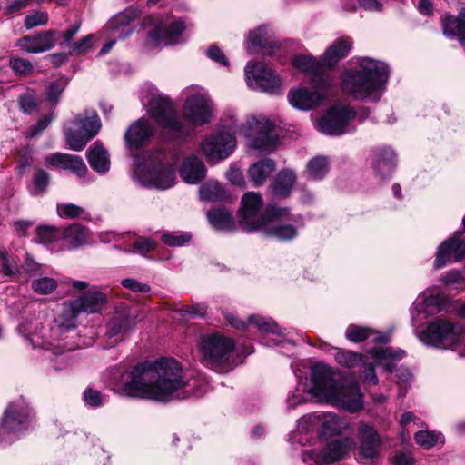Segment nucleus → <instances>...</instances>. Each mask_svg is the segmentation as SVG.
Masks as SVG:
<instances>
[{"label": "nucleus", "instance_id": "obj_46", "mask_svg": "<svg viewBox=\"0 0 465 465\" xmlns=\"http://www.w3.org/2000/svg\"><path fill=\"white\" fill-rule=\"evenodd\" d=\"M200 198L203 201L217 202L222 201L225 193L219 183L208 181L203 183L199 189Z\"/></svg>", "mask_w": 465, "mask_h": 465}, {"label": "nucleus", "instance_id": "obj_56", "mask_svg": "<svg viewBox=\"0 0 465 465\" xmlns=\"http://www.w3.org/2000/svg\"><path fill=\"white\" fill-rule=\"evenodd\" d=\"M66 84L67 82L64 78H60L50 83L46 91V100L52 104H56L60 95L66 86Z\"/></svg>", "mask_w": 465, "mask_h": 465}, {"label": "nucleus", "instance_id": "obj_53", "mask_svg": "<svg viewBox=\"0 0 465 465\" xmlns=\"http://www.w3.org/2000/svg\"><path fill=\"white\" fill-rule=\"evenodd\" d=\"M31 288L38 294H49L57 288V282L52 277H40L32 282Z\"/></svg>", "mask_w": 465, "mask_h": 465}, {"label": "nucleus", "instance_id": "obj_43", "mask_svg": "<svg viewBox=\"0 0 465 465\" xmlns=\"http://www.w3.org/2000/svg\"><path fill=\"white\" fill-rule=\"evenodd\" d=\"M133 322H107L106 336L114 342L123 341L134 329Z\"/></svg>", "mask_w": 465, "mask_h": 465}, {"label": "nucleus", "instance_id": "obj_12", "mask_svg": "<svg viewBox=\"0 0 465 465\" xmlns=\"http://www.w3.org/2000/svg\"><path fill=\"white\" fill-rule=\"evenodd\" d=\"M358 114L348 104H335L315 123V128L326 134L339 136L354 130L352 122Z\"/></svg>", "mask_w": 465, "mask_h": 465}, {"label": "nucleus", "instance_id": "obj_60", "mask_svg": "<svg viewBox=\"0 0 465 465\" xmlns=\"http://www.w3.org/2000/svg\"><path fill=\"white\" fill-rule=\"evenodd\" d=\"M55 324L50 326L51 338L57 339L58 336L64 335L65 332L73 331L76 328L74 322H54Z\"/></svg>", "mask_w": 465, "mask_h": 465}, {"label": "nucleus", "instance_id": "obj_19", "mask_svg": "<svg viewBox=\"0 0 465 465\" xmlns=\"http://www.w3.org/2000/svg\"><path fill=\"white\" fill-rule=\"evenodd\" d=\"M244 71L245 80L250 88L269 94H276L280 91L281 79L263 63L249 62Z\"/></svg>", "mask_w": 465, "mask_h": 465}, {"label": "nucleus", "instance_id": "obj_7", "mask_svg": "<svg viewBox=\"0 0 465 465\" xmlns=\"http://www.w3.org/2000/svg\"><path fill=\"white\" fill-rule=\"evenodd\" d=\"M415 334L426 346L451 349L465 357V322H421Z\"/></svg>", "mask_w": 465, "mask_h": 465}, {"label": "nucleus", "instance_id": "obj_8", "mask_svg": "<svg viewBox=\"0 0 465 465\" xmlns=\"http://www.w3.org/2000/svg\"><path fill=\"white\" fill-rule=\"evenodd\" d=\"M145 91L141 92L140 100L148 106V113L162 127L164 135L170 140H176L188 135L190 128L180 119L170 99L163 94H156L153 85H148Z\"/></svg>", "mask_w": 465, "mask_h": 465}, {"label": "nucleus", "instance_id": "obj_64", "mask_svg": "<svg viewBox=\"0 0 465 465\" xmlns=\"http://www.w3.org/2000/svg\"><path fill=\"white\" fill-rule=\"evenodd\" d=\"M392 465H413L414 459L409 451H399L391 458Z\"/></svg>", "mask_w": 465, "mask_h": 465}, {"label": "nucleus", "instance_id": "obj_36", "mask_svg": "<svg viewBox=\"0 0 465 465\" xmlns=\"http://www.w3.org/2000/svg\"><path fill=\"white\" fill-rule=\"evenodd\" d=\"M371 357L379 365L383 366L387 371H391L396 362L403 359L406 352L400 348H374L370 351Z\"/></svg>", "mask_w": 465, "mask_h": 465}, {"label": "nucleus", "instance_id": "obj_30", "mask_svg": "<svg viewBox=\"0 0 465 465\" xmlns=\"http://www.w3.org/2000/svg\"><path fill=\"white\" fill-rule=\"evenodd\" d=\"M352 45L353 41L351 37L342 36L336 39L322 55L323 66L326 68L334 67L341 59L350 54Z\"/></svg>", "mask_w": 465, "mask_h": 465}, {"label": "nucleus", "instance_id": "obj_1", "mask_svg": "<svg viewBox=\"0 0 465 465\" xmlns=\"http://www.w3.org/2000/svg\"><path fill=\"white\" fill-rule=\"evenodd\" d=\"M189 384L179 361L163 357L136 364L124 372L114 384V391L122 396L168 402L185 398L181 392Z\"/></svg>", "mask_w": 465, "mask_h": 465}, {"label": "nucleus", "instance_id": "obj_38", "mask_svg": "<svg viewBox=\"0 0 465 465\" xmlns=\"http://www.w3.org/2000/svg\"><path fill=\"white\" fill-rule=\"evenodd\" d=\"M274 170V161L266 158L252 164L249 168L248 174L254 186H261Z\"/></svg>", "mask_w": 465, "mask_h": 465}, {"label": "nucleus", "instance_id": "obj_15", "mask_svg": "<svg viewBox=\"0 0 465 465\" xmlns=\"http://www.w3.org/2000/svg\"><path fill=\"white\" fill-rule=\"evenodd\" d=\"M354 447V440L343 437L327 442L320 450L308 449L302 452L304 463L313 465H330L345 459Z\"/></svg>", "mask_w": 465, "mask_h": 465}, {"label": "nucleus", "instance_id": "obj_57", "mask_svg": "<svg viewBox=\"0 0 465 465\" xmlns=\"http://www.w3.org/2000/svg\"><path fill=\"white\" fill-rule=\"evenodd\" d=\"M335 360L340 365L351 368L361 361V356L351 351L339 350L335 354Z\"/></svg>", "mask_w": 465, "mask_h": 465}, {"label": "nucleus", "instance_id": "obj_42", "mask_svg": "<svg viewBox=\"0 0 465 465\" xmlns=\"http://www.w3.org/2000/svg\"><path fill=\"white\" fill-rule=\"evenodd\" d=\"M63 236L72 247L83 246L89 242V231L80 224H73L64 229Z\"/></svg>", "mask_w": 465, "mask_h": 465}, {"label": "nucleus", "instance_id": "obj_26", "mask_svg": "<svg viewBox=\"0 0 465 465\" xmlns=\"http://www.w3.org/2000/svg\"><path fill=\"white\" fill-rule=\"evenodd\" d=\"M359 452L363 459H375L379 456L381 438L376 430L361 422L358 427Z\"/></svg>", "mask_w": 465, "mask_h": 465}, {"label": "nucleus", "instance_id": "obj_48", "mask_svg": "<svg viewBox=\"0 0 465 465\" xmlns=\"http://www.w3.org/2000/svg\"><path fill=\"white\" fill-rule=\"evenodd\" d=\"M50 183V175L44 169H37L33 174L32 184L29 187L30 193L33 195L43 194Z\"/></svg>", "mask_w": 465, "mask_h": 465}, {"label": "nucleus", "instance_id": "obj_52", "mask_svg": "<svg viewBox=\"0 0 465 465\" xmlns=\"http://www.w3.org/2000/svg\"><path fill=\"white\" fill-rule=\"evenodd\" d=\"M94 37L93 34H89L79 41L72 43L66 48L68 54L71 56H79L86 54L92 48Z\"/></svg>", "mask_w": 465, "mask_h": 465}, {"label": "nucleus", "instance_id": "obj_63", "mask_svg": "<svg viewBox=\"0 0 465 465\" xmlns=\"http://www.w3.org/2000/svg\"><path fill=\"white\" fill-rule=\"evenodd\" d=\"M36 104V97L32 94L26 93L19 98L20 108L25 114H31L35 109Z\"/></svg>", "mask_w": 465, "mask_h": 465}, {"label": "nucleus", "instance_id": "obj_29", "mask_svg": "<svg viewBox=\"0 0 465 465\" xmlns=\"http://www.w3.org/2000/svg\"><path fill=\"white\" fill-rule=\"evenodd\" d=\"M292 65L297 70L303 72L304 74L312 77V83H319L320 78H331L330 75L323 73L322 56L321 60H317L315 57L307 54H298L292 59Z\"/></svg>", "mask_w": 465, "mask_h": 465}, {"label": "nucleus", "instance_id": "obj_5", "mask_svg": "<svg viewBox=\"0 0 465 465\" xmlns=\"http://www.w3.org/2000/svg\"><path fill=\"white\" fill-rule=\"evenodd\" d=\"M344 426L331 412H312L296 420L295 428L288 434V442L293 447H312L322 439L340 434Z\"/></svg>", "mask_w": 465, "mask_h": 465}, {"label": "nucleus", "instance_id": "obj_47", "mask_svg": "<svg viewBox=\"0 0 465 465\" xmlns=\"http://www.w3.org/2000/svg\"><path fill=\"white\" fill-rule=\"evenodd\" d=\"M232 326L237 329L245 330L253 326L267 334H280L281 331L275 322H231Z\"/></svg>", "mask_w": 465, "mask_h": 465}, {"label": "nucleus", "instance_id": "obj_51", "mask_svg": "<svg viewBox=\"0 0 465 465\" xmlns=\"http://www.w3.org/2000/svg\"><path fill=\"white\" fill-rule=\"evenodd\" d=\"M0 270L5 276H15L18 273V265L15 258L5 250H0Z\"/></svg>", "mask_w": 465, "mask_h": 465}, {"label": "nucleus", "instance_id": "obj_20", "mask_svg": "<svg viewBox=\"0 0 465 465\" xmlns=\"http://www.w3.org/2000/svg\"><path fill=\"white\" fill-rule=\"evenodd\" d=\"M184 30L185 25L181 19L162 21L147 35L145 40L146 47L153 50L165 45L178 44Z\"/></svg>", "mask_w": 465, "mask_h": 465}, {"label": "nucleus", "instance_id": "obj_24", "mask_svg": "<svg viewBox=\"0 0 465 465\" xmlns=\"http://www.w3.org/2000/svg\"><path fill=\"white\" fill-rule=\"evenodd\" d=\"M154 134L153 125L148 119L142 117L127 128L124 134V142L128 149L136 151L146 144Z\"/></svg>", "mask_w": 465, "mask_h": 465}, {"label": "nucleus", "instance_id": "obj_40", "mask_svg": "<svg viewBox=\"0 0 465 465\" xmlns=\"http://www.w3.org/2000/svg\"><path fill=\"white\" fill-rule=\"evenodd\" d=\"M295 179H296V177L292 171H290V170L281 171L277 174V176L272 185V193L275 195H279V196H282V197L288 196L294 183H295Z\"/></svg>", "mask_w": 465, "mask_h": 465}, {"label": "nucleus", "instance_id": "obj_4", "mask_svg": "<svg viewBox=\"0 0 465 465\" xmlns=\"http://www.w3.org/2000/svg\"><path fill=\"white\" fill-rule=\"evenodd\" d=\"M311 392L319 402L330 403L349 412L363 408V394L355 382H341L328 365L316 364L311 371Z\"/></svg>", "mask_w": 465, "mask_h": 465}, {"label": "nucleus", "instance_id": "obj_32", "mask_svg": "<svg viewBox=\"0 0 465 465\" xmlns=\"http://www.w3.org/2000/svg\"><path fill=\"white\" fill-rule=\"evenodd\" d=\"M180 175L186 183L197 184L204 179L206 167L199 157L191 155L183 162Z\"/></svg>", "mask_w": 465, "mask_h": 465}, {"label": "nucleus", "instance_id": "obj_34", "mask_svg": "<svg viewBox=\"0 0 465 465\" xmlns=\"http://www.w3.org/2000/svg\"><path fill=\"white\" fill-rule=\"evenodd\" d=\"M87 160L91 168L99 174H105L110 170V156L107 150L100 143H94L87 151Z\"/></svg>", "mask_w": 465, "mask_h": 465}, {"label": "nucleus", "instance_id": "obj_45", "mask_svg": "<svg viewBox=\"0 0 465 465\" xmlns=\"http://www.w3.org/2000/svg\"><path fill=\"white\" fill-rule=\"evenodd\" d=\"M329 172V160L325 156H316L309 161L307 173L311 179L322 180Z\"/></svg>", "mask_w": 465, "mask_h": 465}, {"label": "nucleus", "instance_id": "obj_16", "mask_svg": "<svg viewBox=\"0 0 465 465\" xmlns=\"http://www.w3.org/2000/svg\"><path fill=\"white\" fill-rule=\"evenodd\" d=\"M31 420V411L24 401L11 403L0 424V443L13 441L28 428Z\"/></svg>", "mask_w": 465, "mask_h": 465}, {"label": "nucleus", "instance_id": "obj_49", "mask_svg": "<svg viewBox=\"0 0 465 465\" xmlns=\"http://www.w3.org/2000/svg\"><path fill=\"white\" fill-rule=\"evenodd\" d=\"M417 444L424 449H431L439 442L443 443L442 435L435 431L420 430L415 433Z\"/></svg>", "mask_w": 465, "mask_h": 465}, {"label": "nucleus", "instance_id": "obj_61", "mask_svg": "<svg viewBox=\"0 0 465 465\" xmlns=\"http://www.w3.org/2000/svg\"><path fill=\"white\" fill-rule=\"evenodd\" d=\"M10 66L18 74H28L33 71V65L29 61L18 57L10 59Z\"/></svg>", "mask_w": 465, "mask_h": 465}, {"label": "nucleus", "instance_id": "obj_37", "mask_svg": "<svg viewBox=\"0 0 465 465\" xmlns=\"http://www.w3.org/2000/svg\"><path fill=\"white\" fill-rule=\"evenodd\" d=\"M211 225L219 231L231 232L236 229L232 213L223 207L213 208L207 213Z\"/></svg>", "mask_w": 465, "mask_h": 465}, {"label": "nucleus", "instance_id": "obj_10", "mask_svg": "<svg viewBox=\"0 0 465 465\" xmlns=\"http://www.w3.org/2000/svg\"><path fill=\"white\" fill-rule=\"evenodd\" d=\"M451 306V300L444 292L431 287L417 295L410 307V314L412 320H424L441 312L450 313Z\"/></svg>", "mask_w": 465, "mask_h": 465}, {"label": "nucleus", "instance_id": "obj_2", "mask_svg": "<svg viewBox=\"0 0 465 465\" xmlns=\"http://www.w3.org/2000/svg\"><path fill=\"white\" fill-rule=\"evenodd\" d=\"M229 132L219 131L208 135L201 143V149L209 162L226 159L235 149L234 135L246 136L252 147L262 150H273L277 144L274 124L265 118L251 117L246 125L239 123L235 116L224 124Z\"/></svg>", "mask_w": 465, "mask_h": 465}, {"label": "nucleus", "instance_id": "obj_21", "mask_svg": "<svg viewBox=\"0 0 465 465\" xmlns=\"http://www.w3.org/2000/svg\"><path fill=\"white\" fill-rule=\"evenodd\" d=\"M465 258V242L461 239L460 231L442 242L438 249L434 260V268L440 269L449 263L460 262Z\"/></svg>", "mask_w": 465, "mask_h": 465}, {"label": "nucleus", "instance_id": "obj_9", "mask_svg": "<svg viewBox=\"0 0 465 465\" xmlns=\"http://www.w3.org/2000/svg\"><path fill=\"white\" fill-rule=\"evenodd\" d=\"M235 341L221 332L206 334L202 338L200 351L206 364L227 371L234 366L232 356Z\"/></svg>", "mask_w": 465, "mask_h": 465}, {"label": "nucleus", "instance_id": "obj_18", "mask_svg": "<svg viewBox=\"0 0 465 465\" xmlns=\"http://www.w3.org/2000/svg\"><path fill=\"white\" fill-rule=\"evenodd\" d=\"M108 303V293L100 286H91L82 295L65 304V312L72 318H77L82 312L99 313Z\"/></svg>", "mask_w": 465, "mask_h": 465}, {"label": "nucleus", "instance_id": "obj_59", "mask_svg": "<svg viewBox=\"0 0 465 465\" xmlns=\"http://www.w3.org/2000/svg\"><path fill=\"white\" fill-rule=\"evenodd\" d=\"M48 21V15L46 12L37 11L25 17V26L26 29H32L38 25H44Z\"/></svg>", "mask_w": 465, "mask_h": 465}, {"label": "nucleus", "instance_id": "obj_25", "mask_svg": "<svg viewBox=\"0 0 465 465\" xmlns=\"http://www.w3.org/2000/svg\"><path fill=\"white\" fill-rule=\"evenodd\" d=\"M57 30H46L36 35L24 36L17 40L16 45L31 54L44 53L52 49L56 43Z\"/></svg>", "mask_w": 465, "mask_h": 465}, {"label": "nucleus", "instance_id": "obj_3", "mask_svg": "<svg viewBox=\"0 0 465 465\" xmlns=\"http://www.w3.org/2000/svg\"><path fill=\"white\" fill-rule=\"evenodd\" d=\"M389 77L387 64L370 57H359L356 66L341 74L340 88L356 101L377 103L386 90Z\"/></svg>", "mask_w": 465, "mask_h": 465}, {"label": "nucleus", "instance_id": "obj_14", "mask_svg": "<svg viewBox=\"0 0 465 465\" xmlns=\"http://www.w3.org/2000/svg\"><path fill=\"white\" fill-rule=\"evenodd\" d=\"M269 218L262 226V232L267 237H272L279 241H291L298 234L296 220L291 215L287 208L276 205H268Z\"/></svg>", "mask_w": 465, "mask_h": 465}, {"label": "nucleus", "instance_id": "obj_50", "mask_svg": "<svg viewBox=\"0 0 465 465\" xmlns=\"http://www.w3.org/2000/svg\"><path fill=\"white\" fill-rule=\"evenodd\" d=\"M57 214L62 218H85V210L74 203H58L56 206Z\"/></svg>", "mask_w": 465, "mask_h": 465}, {"label": "nucleus", "instance_id": "obj_54", "mask_svg": "<svg viewBox=\"0 0 465 465\" xmlns=\"http://www.w3.org/2000/svg\"><path fill=\"white\" fill-rule=\"evenodd\" d=\"M62 234L59 229L53 226L44 225L36 229L37 242L42 244L51 243L59 239Z\"/></svg>", "mask_w": 465, "mask_h": 465}, {"label": "nucleus", "instance_id": "obj_13", "mask_svg": "<svg viewBox=\"0 0 465 465\" xmlns=\"http://www.w3.org/2000/svg\"><path fill=\"white\" fill-rule=\"evenodd\" d=\"M312 90L306 87L292 88L288 93L290 104L302 111H308L322 104L333 92L332 78H320L319 83H312Z\"/></svg>", "mask_w": 465, "mask_h": 465}, {"label": "nucleus", "instance_id": "obj_62", "mask_svg": "<svg viewBox=\"0 0 465 465\" xmlns=\"http://www.w3.org/2000/svg\"><path fill=\"white\" fill-rule=\"evenodd\" d=\"M154 249V242L149 238H137L133 242V251L140 254H145Z\"/></svg>", "mask_w": 465, "mask_h": 465}, {"label": "nucleus", "instance_id": "obj_22", "mask_svg": "<svg viewBox=\"0 0 465 465\" xmlns=\"http://www.w3.org/2000/svg\"><path fill=\"white\" fill-rule=\"evenodd\" d=\"M45 327L40 322H21L17 326L18 332L29 341L34 348H43L46 351H54L56 355H62L64 350L70 351L73 348L64 344L54 346L51 341L45 340V333H42Z\"/></svg>", "mask_w": 465, "mask_h": 465}, {"label": "nucleus", "instance_id": "obj_39", "mask_svg": "<svg viewBox=\"0 0 465 465\" xmlns=\"http://www.w3.org/2000/svg\"><path fill=\"white\" fill-rule=\"evenodd\" d=\"M73 124L86 135H90L94 131L96 135L102 127L100 118L94 110H85L79 114Z\"/></svg>", "mask_w": 465, "mask_h": 465}, {"label": "nucleus", "instance_id": "obj_6", "mask_svg": "<svg viewBox=\"0 0 465 465\" xmlns=\"http://www.w3.org/2000/svg\"><path fill=\"white\" fill-rule=\"evenodd\" d=\"M133 179L144 187L166 190L175 184V161L164 152H156L143 161L136 157Z\"/></svg>", "mask_w": 465, "mask_h": 465}, {"label": "nucleus", "instance_id": "obj_41", "mask_svg": "<svg viewBox=\"0 0 465 465\" xmlns=\"http://www.w3.org/2000/svg\"><path fill=\"white\" fill-rule=\"evenodd\" d=\"M310 387L305 384H298V386L289 393L286 398V405L288 410L295 409L296 407L305 404L310 399H315V396L311 392L312 389V382L310 380Z\"/></svg>", "mask_w": 465, "mask_h": 465}, {"label": "nucleus", "instance_id": "obj_35", "mask_svg": "<svg viewBox=\"0 0 465 465\" xmlns=\"http://www.w3.org/2000/svg\"><path fill=\"white\" fill-rule=\"evenodd\" d=\"M346 337L353 342H360L367 339L377 344L389 341V335L380 331H372L367 327L351 324L347 328Z\"/></svg>", "mask_w": 465, "mask_h": 465}, {"label": "nucleus", "instance_id": "obj_31", "mask_svg": "<svg viewBox=\"0 0 465 465\" xmlns=\"http://www.w3.org/2000/svg\"><path fill=\"white\" fill-rule=\"evenodd\" d=\"M443 34L450 38L457 37L465 49V8L457 16L445 14L441 19Z\"/></svg>", "mask_w": 465, "mask_h": 465}, {"label": "nucleus", "instance_id": "obj_23", "mask_svg": "<svg viewBox=\"0 0 465 465\" xmlns=\"http://www.w3.org/2000/svg\"><path fill=\"white\" fill-rule=\"evenodd\" d=\"M279 46L272 28L268 25H261L250 31L245 41V48L250 54L272 55Z\"/></svg>", "mask_w": 465, "mask_h": 465}, {"label": "nucleus", "instance_id": "obj_11", "mask_svg": "<svg viewBox=\"0 0 465 465\" xmlns=\"http://www.w3.org/2000/svg\"><path fill=\"white\" fill-rule=\"evenodd\" d=\"M183 94L186 97L183 116L195 126L208 124L213 117V104L206 92L198 86L187 87Z\"/></svg>", "mask_w": 465, "mask_h": 465}, {"label": "nucleus", "instance_id": "obj_58", "mask_svg": "<svg viewBox=\"0 0 465 465\" xmlns=\"http://www.w3.org/2000/svg\"><path fill=\"white\" fill-rule=\"evenodd\" d=\"M177 312L182 317L190 315L193 317L203 318L206 316L207 306L205 303H195L190 306L182 307Z\"/></svg>", "mask_w": 465, "mask_h": 465}, {"label": "nucleus", "instance_id": "obj_17", "mask_svg": "<svg viewBox=\"0 0 465 465\" xmlns=\"http://www.w3.org/2000/svg\"><path fill=\"white\" fill-rule=\"evenodd\" d=\"M263 200L261 194L249 192L241 201L240 225L247 232L260 231L269 218L268 206L262 210Z\"/></svg>", "mask_w": 465, "mask_h": 465}, {"label": "nucleus", "instance_id": "obj_27", "mask_svg": "<svg viewBox=\"0 0 465 465\" xmlns=\"http://www.w3.org/2000/svg\"><path fill=\"white\" fill-rule=\"evenodd\" d=\"M45 162L51 167L68 170L79 178L84 177L87 173L84 160L78 155L55 153L47 155Z\"/></svg>", "mask_w": 465, "mask_h": 465}, {"label": "nucleus", "instance_id": "obj_33", "mask_svg": "<svg viewBox=\"0 0 465 465\" xmlns=\"http://www.w3.org/2000/svg\"><path fill=\"white\" fill-rule=\"evenodd\" d=\"M396 166V155L391 148L379 149L375 153L374 171L383 180L390 177Z\"/></svg>", "mask_w": 465, "mask_h": 465}, {"label": "nucleus", "instance_id": "obj_44", "mask_svg": "<svg viewBox=\"0 0 465 465\" xmlns=\"http://www.w3.org/2000/svg\"><path fill=\"white\" fill-rule=\"evenodd\" d=\"M64 135L66 143L69 147L74 151H82L89 140L95 136V131L92 132L90 135H86L81 130L79 132L73 130L71 127H64Z\"/></svg>", "mask_w": 465, "mask_h": 465}, {"label": "nucleus", "instance_id": "obj_28", "mask_svg": "<svg viewBox=\"0 0 465 465\" xmlns=\"http://www.w3.org/2000/svg\"><path fill=\"white\" fill-rule=\"evenodd\" d=\"M139 11L136 8L129 7L115 15L105 25V28L117 35L119 39H124L133 33V28L129 27L138 16Z\"/></svg>", "mask_w": 465, "mask_h": 465}, {"label": "nucleus", "instance_id": "obj_55", "mask_svg": "<svg viewBox=\"0 0 465 465\" xmlns=\"http://www.w3.org/2000/svg\"><path fill=\"white\" fill-rule=\"evenodd\" d=\"M191 239V234L183 232H171L161 236V240L164 244L173 247L183 246L189 242Z\"/></svg>", "mask_w": 465, "mask_h": 465}]
</instances>
